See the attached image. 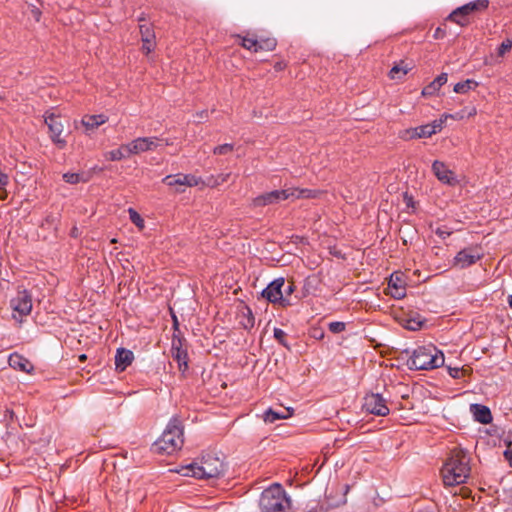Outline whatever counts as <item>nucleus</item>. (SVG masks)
Returning a JSON list of instances; mask_svg holds the SVG:
<instances>
[{
	"label": "nucleus",
	"mask_w": 512,
	"mask_h": 512,
	"mask_svg": "<svg viewBox=\"0 0 512 512\" xmlns=\"http://www.w3.org/2000/svg\"><path fill=\"white\" fill-rule=\"evenodd\" d=\"M470 458L461 448H454L441 470L442 479L446 486L464 483L470 475Z\"/></svg>",
	"instance_id": "1"
},
{
	"label": "nucleus",
	"mask_w": 512,
	"mask_h": 512,
	"mask_svg": "<svg viewBox=\"0 0 512 512\" xmlns=\"http://www.w3.org/2000/svg\"><path fill=\"white\" fill-rule=\"evenodd\" d=\"M225 471L223 459L214 453H207L202 456L200 461L192 462L183 466L178 470L183 476L195 478H214L218 477Z\"/></svg>",
	"instance_id": "2"
},
{
	"label": "nucleus",
	"mask_w": 512,
	"mask_h": 512,
	"mask_svg": "<svg viewBox=\"0 0 512 512\" xmlns=\"http://www.w3.org/2000/svg\"><path fill=\"white\" fill-rule=\"evenodd\" d=\"M183 427L178 418H172L162 435L154 442V451L161 454H172L183 446Z\"/></svg>",
	"instance_id": "3"
},
{
	"label": "nucleus",
	"mask_w": 512,
	"mask_h": 512,
	"mask_svg": "<svg viewBox=\"0 0 512 512\" xmlns=\"http://www.w3.org/2000/svg\"><path fill=\"white\" fill-rule=\"evenodd\" d=\"M444 364V355L435 346H422L414 350L408 365L415 370L435 369Z\"/></svg>",
	"instance_id": "4"
},
{
	"label": "nucleus",
	"mask_w": 512,
	"mask_h": 512,
	"mask_svg": "<svg viewBox=\"0 0 512 512\" xmlns=\"http://www.w3.org/2000/svg\"><path fill=\"white\" fill-rule=\"evenodd\" d=\"M289 507L290 498L278 483H274L265 489L259 499L261 512H281Z\"/></svg>",
	"instance_id": "5"
},
{
	"label": "nucleus",
	"mask_w": 512,
	"mask_h": 512,
	"mask_svg": "<svg viewBox=\"0 0 512 512\" xmlns=\"http://www.w3.org/2000/svg\"><path fill=\"white\" fill-rule=\"evenodd\" d=\"M488 0H475L470 3H467L461 7L455 9L449 16L448 20H451L461 26H465L468 24V21L465 19V16L485 10L488 7Z\"/></svg>",
	"instance_id": "6"
},
{
	"label": "nucleus",
	"mask_w": 512,
	"mask_h": 512,
	"mask_svg": "<svg viewBox=\"0 0 512 512\" xmlns=\"http://www.w3.org/2000/svg\"><path fill=\"white\" fill-rule=\"evenodd\" d=\"M284 284L285 279L283 277L275 279L262 291V296L273 304H279L283 307L291 305L290 299L286 298L282 291Z\"/></svg>",
	"instance_id": "7"
},
{
	"label": "nucleus",
	"mask_w": 512,
	"mask_h": 512,
	"mask_svg": "<svg viewBox=\"0 0 512 512\" xmlns=\"http://www.w3.org/2000/svg\"><path fill=\"white\" fill-rule=\"evenodd\" d=\"M10 306L14 311L13 318L21 322L23 316H27L32 310V299L27 291H19L17 295L11 299Z\"/></svg>",
	"instance_id": "8"
},
{
	"label": "nucleus",
	"mask_w": 512,
	"mask_h": 512,
	"mask_svg": "<svg viewBox=\"0 0 512 512\" xmlns=\"http://www.w3.org/2000/svg\"><path fill=\"white\" fill-rule=\"evenodd\" d=\"M45 124L48 126L52 142L59 148H64L66 146V140L60 137L64 130L60 116L55 113L46 112Z\"/></svg>",
	"instance_id": "9"
},
{
	"label": "nucleus",
	"mask_w": 512,
	"mask_h": 512,
	"mask_svg": "<svg viewBox=\"0 0 512 512\" xmlns=\"http://www.w3.org/2000/svg\"><path fill=\"white\" fill-rule=\"evenodd\" d=\"M363 408L371 414L377 416H386L389 414V408L386 400L379 393H371L364 397Z\"/></svg>",
	"instance_id": "10"
},
{
	"label": "nucleus",
	"mask_w": 512,
	"mask_h": 512,
	"mask_svg": "<svg viewBox=\"0 0 512 512\" xmlns=\"http://www.w3.org/2000/svg\"><path fill=\"white\" fill-rule=\"evenodd\" d=\"M294 195L295 191L289 188L283 190H274L254 198L253 205L255 207H262L270 204H275L281 200L289 199Z\"/></svg>",
	"instance_id": "11"
},
{
	"label": "nucleus",
	"mask_w": 512,
	"mask_h": 512,
	"mask_svg": "<svg viewBox=\"0 0 512 512\" xmlns=\"http://www.w3.org/2000/svg\"><path fill=\"white\" fill-rule=\"evenodd\" d=\"M443 121L436 120L433 123L422 125L405 131L406 139L425 138L436 134L442 128Z\"/></svg>",
	"instance_id": "12"
},
{
	"label": "nucleus",
	"mask_w": 512,
	"mask_h": 512,
	"mask_svg": "<svg viewBox=\"0 0 512 512\" xmlns=\"http://www.w3.org/2000/svg\"><path fill=\"white\" fill-rule=\"evenodd\" d=\"M481 259V254L476 248H465L457 253L454 258V266L459 269L467 268Z\"/></svg>",
	"instance_id": "13"
},
{
	"label": "nucleus",
	"mask_w": 512,
	"mask_h": 512,
	"mask_svg": "<svg viewBox=\"0 0 512 512\" xmlns=\"http://www.w3.org/2000/svg\"><path fill=\"white\" fill-rule=\"evenodd\" d=\"M432 171L436 178L443 184L455 186L458 183L455 173L450 170L444 162L438 160L434 161Z\"/></svg>",
	"instance_id": "14"
},
{
	"label": "nucleus",
	"mask_w": 512,
	"mask_h": 512,
	"mask_svg": "<svg viewBox=\"0 0 512 512\" xmlns=\"http://www.w3.org/2000/svg\"><path fill=\"white\" fill-rule=\"evenodd\" d=\"M157 147V139L153 137L137 138L131 143L125 145L127 154H139L145 151L154 150Z\"/></svg>",
	"instance_id": "15"
},
{
	"label": "nucleus",
	"mask_w": 512,
	"mask_h": 512,
	"mask_svg": "<svg viewBox=\"0 0 512 512\" xmlns=\"http://www.w3.org/2000/svg\"><path fill=\"white\" fill-rule=\"evenodd\" d=\"M406 282L404 275L400 272L393 273L388 283L389 294L395 299H402L406 296Z\"/></svg>",
	"instance_id": "16"
},
{
	"label": "nucleus",
	"mask_w": 512,
	"mask_h": 512,
	"mask_svg": "<svg viewBox=\"0 0 512 512\" xmlns=\"http://www.w3.org/2000/svg\"><path fill=\"white\" fill-rule=\"evenodd\" d=\"M163 182L168 186H196L199 184V179L191 174H176L168 175L163 179Z\"/></svg>",
	"instance_id": "17"
},
{
	"label": "nucleus",
	"mask_w": 512,
	"mask_h": 512,
	"mask_svg": "<svg viewBox=\"0 0 512 512\" xmlns=\"http://www.w3.org/2000/svg\"><path fill=\"white\" fill-rule=\"evenodd\" d=\"M171 355L172 358L177 362L179 370L184 372L188 368L187 352L181 348L180 340H173Z\"/></svg>",
	"instance_id": "18"
},
{
	"label": "nucleus",
	"mask_w": 512,
	"mask_h": 512,
	"mask_svg": "<svg viewBox=\"0 0 512 512\" xmlns=\"http://www.w3.org/2000/svg\"><path fill=\"white\" fill-rule=\"evenodd\" d=\"M133 358V353L130 350L119 348L115 356L116 370L124 371L132 363Z\"/></svg>",
	"instance_id": "19"
},
{
	"label": "nucleus",
	"mask_w": 512,
	"mask_h": 512,
	"mask_svg": "<svg viewBox=\"0 0 512 512\" xmlns=\"http://www.w3.org/2000/svg\"><path fill=\"white\" fill-rule=\"evenodd\" d=\"M470 411L476 421L482 424H488L492 421V415L487 406L481 404H471Z\"/></svg>",
	"instance_id": "20"
},
{
	"label": "nucleus",
	"mask_w": 512,
	"mask_h": 512,
	"mask_svg": "<svg viewBox=\"0 0 512 512\" xmlns=\"http://www.w3.org/2000/svg\"><path fill=\"white\" fill-rule=\"evenodd\" d=\"M140 33H141V39L143 42L142 50L148 54L150 53L155 46L154 39L155 35L154 32L150 30L149 26L147 25H140Z\"/></svg>",
	"instance_id": "21"
},
{
	"label": "nucleus",
	"mask_w": 512,
	"mask_h": 512,
	"mask_svg": "<svg viewBox=\"0 0 512 512\" xmlns=\"http://www.w3.org/2000/svg\"><path fill=\"white\" fill-rule=\"evenodd\" d=\"M9 365L19 371L29 373L33 369L31 362L19 354H12L9 357Z\"/></svg>",
	"instance_id": "22"
},
{
	"label": "nucleus",
	"mask_w": 512,
	"mask_h": 512,
	"mask_svg": "<svg viewBox=\"0 0 512 512\" xmlns=\"http://www.w3.org/2000/svg\"><path fill=\"white\" fill-rule=\"evenodd\" d=\"M447 80H448L447 73H441L429 85L424 87V89L422 90V95L423 96L434 95L444 84L447 83Z\"/></svg>",
	"instance_id": "23"
},
{
	"label": "nucleus",
	"mask_w": 512,
	"mask_h": 512,
	"mask_svg": "<svg viewBox=\"0 0 512 512\" xmlns=\"http://www.w3.org/2000/svg\"><path fill=\"white\" fill-rule=\"evenodd\" d=\"M107 117L103 114L99 115H86L82 119V125L86 128L87 131L94 130L98 128L100 125L106 123Z\"/></svg>",
	"instance_id": "24"
},
{
	"label": "nucleus",
	"mask_w": 512,
	"mask_h": 512,
	"mask_svg": "<svg viewBox=\"0 0 512 512\" xmlns=\"http://www.w3.org/2000/svg\"><path fill=\"white\" fill-rule=\"evenodd\" d=\"M292 415V411L289 408H284L281 412L268 409L265 411L263 419L266 423H274L279 419H287Z\"/></svg>",
	"instance_id": "25"
},
{
	"label": "nucleus",
	"mask_w": 512,
	"mask_h": 512,
	"mask_svg": "<svg viewBox=\"0 0 512 512\" xmlns=\"http://www.w3.org/2000/svg\"><path fill=\"white\" fill-rule=\"evenodd\" d=\"M410 69L411 68L408 64H406L404 61H400L391 68L389 76L391 79H401L410 71Z\"/></svg>",
	"instance_id": "26"
},
{
	"label": "nucleus",
	"mask_w": 512,
	"mask_h": 512,
	"mask_svg": "<svg viewBox=\"0 0 512 512\" xmlns=\"http://www.w3.org/2000/svg\"><path fill=\"white\" fill-rule=\"evenodd\" d=\"M477 82L471 79H467L463 82H459L454 86V91L459 94H465L469 90L474 89L477 87Z\"/></svg>",
	"instance_id": "27"
},
{
	"label": "nucleus",
	"mask_w": 512,
	"mask_h": 512,
	"mask_svg": "<svg viewBox=\"0 0 512 512\" xmlns=\"http://www.w3.org/2000/svg\"><path fill=\"white\" fill-rule=\"evenodd\" d=\"M277 42L274 38L257 39V52L258 51H272L275 49Z\"/></svg>",
	"instance_id": "28"
},
{
	"label": "nucleus",
	"mask_w": 512,
	"mask_h": 512,
	"mask_svg": "<svg viewBox=\"0 0 512 512\" xmlns=\"http://www.w3.org/2000/svg\"><path fill=\"white\" fill-rule=\"evenodd\" d=\"M129 154H127L125 145H122L119 149L109 151L105 154V158L110 161H119L125 157H127Z\"/></svg>",
	"instance_id": "29"
},
{
	"label": "nucleus",
	"mask_w": 512,
	"mask_h": 512,
	"mask_svg": "<svg viewBox=\"0 0 512 512\" xmlns=\"http://www.w3.org/2000/svg\"><path fill=\"white\" fill-rule=\"evenodd\" d=\"M63 179L65 182H67L69 184H77L80 182L88 181V178H86L83 173L80 174V173L67 172V173L63 174Z\"/></svg>",
	"instance_id": "30"
},
{
	"label": "nucleus",
	"mask_w": 512,
	"mask_h": 512,
	"mask_svg": "<svg viewBox=\"0 0 512 512\" xmlns=\"http://www.w3.org/2000/svg\"><path fill=\"white\" fill-rule=\"evenodd\" d=\"M295 191V195L291 198L299 199V198H315L319 193L316 190L310 189H298V188H290Z\"/></svg>",
	"instance_id": "31"
},
{
	"label": "nucleus",
	"mask_w": 512,
	"mask_h": 512,
	"mask_svg": "<svg viewBox=\"0 0 512 512\" xmlns=\"http://www.w3.org/2000/svg\"><path fill=\"white\" fill-rule=\"evenodd\" d=\"M349 490H350V486L349 485H345L343 487V495L337 501H332L330 499V496H328V506H329V508H337V507H340L342 505H345L347 503V497L346 496H347Z\"/></svg>",
	"instance_id": "32"
},
{
	"label": "nucleus",
	"mask_w": 512,
	"mask_h": 512,
	"mask_svg": "<svg viewBox=\"0 0 512 512\" xmlns=\"http://www.w3.org/2000/svg\"><path fill=\"white\" fill-rule=\"evenodd\" d=\"M423 324L424 321L420 317L409 318L406 321L405 328L411 331H417L422 327Z\"/></svg>",
	"instance_id": "33"
},
{
	"label": "nucleus",
	"mask_w": 512,
	"mask_h": 512,
	"mask_svg": "<svg viewBox=\"0 0 512 512\" xmlns=\"http://www.w3.org/2000/svg\"><path fill=\"white\" fill-rule=\"evenodd\" d=\"M241 45L247 49V50H251L253 52H257V39L255 38H252V37H243L242 38V43Z\"/></svg>",
	"instance_id": "34"
},
{
	"label": "nucleus",
	"mask_w": 512,
	"mask_h": 512,
	"mask_svg": "<svg viewBox=\"0 0 512 512\" xmlns=\"http://www.w3.org/2000/svg\"><path fill=\"white\" fill-rule=\"evenodd\" d=\"M128 212L132 223L142 229L144 227V220L142 217L133 208H129Z\"/></svg>",
	"instance_id": "35"
},
{
	"label": "nucleus",
	"mask_w": 512,
	"mask_h": 512,
	"mask_svg": "<svg viewBox=\"0 0 512 512\" xmlns=\"http://www.w3.org/2000/svg\"><path fill=\"white\" fill-rule=\"evenodd\" d=\"M233 149H234L233 144L226 143V144L219 145V146L215 147L213 150V153L219 154V155H224V154H228V153L232 152Z\"/></svg>",
	"instance_id": "36"
},
{
	"label": "nucleus",
	"mask_w": 512,
	"mask_h": 512,
	"mask_svg": "<svg viewBox=\"0 0 512 512\" xmlns=\"http://www.w3.org/2000/svg\"><path fill=\"white\" fill-rule=\"evenodd\" d=\"M273 333L275 339H277L280 344L287 347V344L285 342L286 333L280 328H275Z\"/></svg>",
	"instance_id": "37"
},
{
	"label": "nucleus",
	"mask_w": 512,
	"mask_h": 512,
	"mask_svg": "<svg viewBox=\"0 0 512 512\" xmlns=\"http://www.w3.org/2000/svg\"><path fill=\"white\" fill-rule=\"evenodd\" d=\"M512 48V41L507 39L502 42L500 47L498 48V55L503 56L506 52H508Z\"/></svg>",
	"instance_id": "38"
},
{
	"label": "nucleus",
	"mask_w": 512,
	"mask_h": 512,
	"mask_svg": "<svg viewBox=\"0 0 512 512\" xmlns=\"http://www.w3.org/2000/svg\"><path fill=\"white\" fill-rule=\"evenodd\" d=\"M329 329L333 333H340L345 329V324L343 322H331Z\"/></svg>",
	"instance_id": "39"
},
{
	"label": "nucleus",
	"mask_w": 512,
	"mask_h": 512,
	"mask_svg": "<svg viewBox=\"0 0 512 512\" xmlns=\"http://www.w3.org/2000/svg\"><path fill=\"white\" fill-rule=\"evenodd\" d=\"M294 290H295V285H294V282H292V281H289L287 284L285 283L284 287L282 289L284 296L286 298H289V296H291L293 294Z\"/></svg>",
	"instance_id": "40"
},
{
	"label": "nucleus",
	"mask_w": 512,
	"mask_h": 512,
	"mask_svg": "<svg viewBox=\"0 0 512 512\" xmlns=\"http://www.w3.org/2000/svg\"><path fill=\"white\" fill-rule=\"evenodd\" d=\"M504 455H505L506 459L508 460L509 464L512 466V435H509L507 449H506Z\"/></svg>",
	"instance_id": "41"
},
{
	"label": "nucleus",
	"mask_w": 512,
	"mask_h": 512,
	"mask_svg": "<svg viewBox=\"0 0 512 512\" xmlns=\"http://www.w3.org/2000/svg\"><path fill=\"white\" fill-rule=\"evenodd\" d=\"M435 233L442 239H446L451 235V231L445 226L437 228Z\"/></svg>",
	"instance_id": "42"
},
{
	"label": "nucleus",
	"mask_w": 512,
	"mask_h": 512,
	"mask_svg": "<svg viewBox=\"0 0 512 512\" xmlns=\"http://www.w3.org/2000/svg\"><path fill=\"white\" fill-rule=\"evenodd\" d=\"M413 512H435V510L432 505H429V506H425V507H419V508L413 510Z\"/></svg>",
	"instance_id": "43"
},
{
	"label": "nucleus",
	"mask_w": 512,
	"mask_h": 512,
	"mask_svg": "<svg viewBox=\"0 0 512 512\" xmlns=\"http://www.w3.org/2000/svg\"><path fill=\"white\" fill-rule=\"evenodd\" d=\"M444 35H445V31L441 27L436 28V30L434 32L435 39L443 38Z\"/></svg>",
	"instance_id": "44"
},
{
	"label": "nucleus",
	"mask_w": 512,
	"mask_h": 512,
	"mask_svg": "<svg viewBox=\"0 0 512 512\" xmlns=\"http://www.w3.org/2000/svg\"><path fill=\"white\" fill-rule=\"evenodd\" d=\"M8 183V176L0 170V187L6 186Z\"/></svg>",
	"instance_id": "45"
},
{
	"label": "nucleus",
	"mask_w": 512,
	"mask_h": 512,
	"mask_svg": "<svg viewBox=\"0 0 512 512\" xmlns=\"http://www.w3.org/2000/svg\"><path fill=\"white\" fill-rule=\"evenodd\" d=\"M449 374L453 378H459L460 377V369L459 368H451V367H449Z\"/></svg>",
	"instance_id": "46"
},
{
	"label": "nucleus",
	"mask_w": 512,
	"mask_h": 512,
	"mask_svg": "<svg viewBox=\"0 0 512 512\" xmlns=\"http://www.w3.org/2000/svg\"><path fill=\"white\" fill-rule=\"evenodd\" d=\"M32 13H33V16L36 19V21H39V19H40V11L38 9L34 8L32 10Z\"/></svg>",
	"instance_id": "47"
},
{
	"label": "nucleus",
	"mask_w": 512,
	"mask_h": 512,
	"mask_svg": "<svg viewBox=\"0 0 512 512\" xmlns=\"http://www.w3.org/2000/svg\"><path fill=\"white\" fill-rule=\"evenodd\" d=\"M172 317H173V324H174V327L176 328V327H177V325H178V320H177V318H176V316H175V315H173Z\"/></svg>",
	"instance_id": "48"
},
{
	"label": "nucleus",
	"mask_w": 512,
	"mask_h": 512,
	"mask_svg": "<svg viewBox=\"0 0 512 512\" xmlns=\"http://www.w3.org/2000/svg\"><path fill=\"white\" fill-rule=\"evenodd\" d=\"M206 114H207L206 111H202L201 113H199V118L202 119L204 117V115H206Z\"/></svg>",
	"instance_id": "49"
},
{
	"label": "nucleus",
	"mask_w": 512,
	"mask_h": 512,
	"mask_svg": "<svg viewBox=\"0 0 512 512\" xmlns=\"http://www.w3.org/2000/svg\"><path fill=\"white\" fill-rule=\"evenodd\" d=\"M508 303H509L510 307L512 308V295H511V296H509Z\"/></svg>",
	"instance_id": "50"
},
{
	"label": "nucleus",
	"mask_w": 512,
	"mask_h": 512,
	"mask_svg": "<svg viewBox=\"0 0 512 512\" xmlns=\"http://www.w3.org/2000/svg\"><path fill=\"white\" fill-rule=\"evenodd\" d=\"M84 359H86V355L83 354L80 356V360H84Z\"/></svg>",
	"instance_id": "51"
},
{
	"label": "nucleus",
	"mask_w": 512,
	"mask_h": 512,
	"mask_svg": "<svg viewBox=\"0 0 512 512\" xmlns=\"http://www.w3.org/2000/svg\"><path fill=\"white\" fill-rule=\"evenodd\" d=\"M250 326H253V319H249Z\"/></svg>",
	"instance_id": "52"
}]
</instances>
